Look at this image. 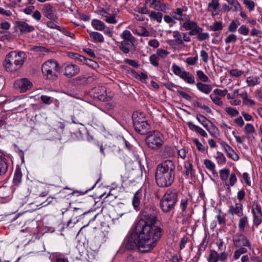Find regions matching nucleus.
<instances>
[{"label":"nucleus","mask_w":262,"mask_h":262,"mask_svg":"<svg viewBox=\"0 0 262 262\" xmlns=\"http://www.w3.org/2000/svg\"><path fill=\"white\" fill-rule=\"evenodd\" d=\"M140 216V220L125 242V248L128 250L137 248L141 252L146 253L156 247L162 235V229L155 225L157 218L154 207H145Z\"/></svg>","instance_id":"f257e3e1"},{"label":"nucleus","mask_w":262,"mask_h":262,"mask_svg":"<svg viewBox=\"0 0 262 262\" xmlns=\"http://www.w3.org/2000/svg\"><path fill=\"white\" fill-rule=\"evenodd\" d=\"M176 166L174 162L166 160L158 164L155 174L156 182L160 187H168L173 183L175 178Z\"/></svg>","instance_id":"f03ea898"},{"label":"nucleus","mask_w":262,"mask_h":262,"mask_svg":"<svg viewBox=\"0 0 262 262\" xmlns=\"http://www.w3.org/2000/svg\"><path fill=\"white\" fill-rule=\"evenodd\" d=\"M27 58L23 51H11L6 55L3 66L7 72H14L19 70Z\"/></svg>","instance_id":"7ed1b4c3"},{"label":"nucleus","mask_w":262,"mask_h":262,"mask_svg":"<svg viewBox=\"0 0 262 262\" xmlns=\"http://www.w3.org/2000/svg\"><path fill=\"white\" fill-rule=\"evenodd\" d=\"M179 191L175 188L168 189L160 201L159 206L162 211L168 213L173 211L178 201Z\"/></svg>","instance_id":"20e7f679"},{"label":"nucleus","mask_w":262,"mask_h":262,"mask_svg":"<svg viewBox=\"0 0 262 262\" xmlns=\"http://www.w3.org/2000/svg\"><path fill=\"white\" fill-rule=\"evenodd\" d=\"M120 37L123 39L119 42V49L124 54L134 51L135 38L129 31L125 30L120 34Z\"/></svg>","instance_id":"39448f33"},{"label":"nucleus","mask_w":262,"mask_h":262,"mask_svg":"<svg viewBox=\"0 0 262 262\" xmlns=\"http://www.w3.org/2000/svg\"><path fill=\"white\" fill-rule=\"evenodd\" d=\"M60 69L58 63L52 59L49 60L43 63L41 71L43 76L48 79H56L58 75L57 72Z\"/></svg>","instance_id":"423d86ee"},{"label":"nucleus","mask_w":262,"mask_h":262,"mask_svg":"<svg viewBox=\"0 0 262 262\" xmlns=\"http://www.w3.org/2000/svg\"><path fill=\"white\" fill-rule=\"evenodd\" d=\"M145 142L151 149L157 150L159 148L163 143L162 135L158 131H154L145 138Z\"/></svg>","instance_id":"0eeeda50"},{"label":"nucleus","mask_w":262,"mask_h":262,"mask_svg":"<svg viewBox=\"0 0 262 262\" xmlns=\"http://www.w3.org/2000/svg\"><path fill=\"white\" fill-rule=\"evenodd\" d=\"M171 70L173 73L182 79L185 82L190 84H195L194 77L189 72H187L183 68L173 64L171 67Z\"/></svg>","instance_id":"6e6552de"},{"label":"nucleus","mask_w":262,"mask_h":262,"mask_svg":"<svg viewBox=\"0 0 262 262\" xmlns=\"http://www.w3.org/2000/svg\"><path fill=\"white\" fill-rule=\"evenodd\" d=\"M244 233H237L233 236V243L236 248L248 247L251 249V244Z\"/></svg>","instance_id":"1a4fd4ad"},{"label":"nucleus","mask_w":262,"mask_h":262,"mask_svg":"<svg viewBox=\"0 0 262 262\" xmlns=\"http://www.w3.org/2000/svg\"><path fill=\"white\" fill-rule=\"evenodd\" d=\"M183 21L182 26L186 31H189L188 32L189 35H196V33H199V31L201 30V27L198 26L197 23L190 20L189 16L186 18V19L184 20Z\"/></svg>","instance_id":"9d476101"},{"label":"nucleus","mask_w":262,"mask_h":262,"mask_svg":"<svg viewBox=\"0 0 262 262\" xmlns=\"http://www.w3.org/2000/svg\"><path fill=\"white\" fill-rule=\"evenodd\" d=\"M15 89H18L20 92L24 93L29 90L32 86V83L27 78H21L16 80L14 83Z\"/></svg>","instance_id":"9b49d317"},{"label":"nucleus","mask_w":262,"mask_h":262,"mask_svg":"<svg viewBox=\"0 0 262 262\" xmlns=\"http://www.w3.org/2000/svg\"><path fill=\"white\" fill-rule=\"evenodd\" d=\"M42 12L43 15L50 20L55 21L57 19L56 10L50 4H45L43 5Z\"/></svg>","instance_id":"f8f14e48"},{"label":"nucleus","mask_w":262,"mask_h":262,"mask_svg":"<svg viewBox=\"0 0 262 262\" xmlns=\"http://www.w3.org/2000/svg\"><path fill=\"white\" fill-rule=\"evenodd\" d=\"M80 72L79 67L76 64L67 63L64 65V75L71 78Z\"/></svg>","instance_id":"ddd939ff"},{"label":"nucleus","mask_w":262,"mask_h":262,"mask_svg":"<svg viewBox=\"0 0 262 262\" xmlns=\"http://www.w3.org/2000/svg\"><path fill=\"white\" fill-rule=\"evenodd\" d=\"M15 24L16 29L19 30L22 34L29 33L34 30L33 26L29 25L25 21H16Z\"/></svg>","instance_id":"4468645a"},{"label":"nucleus","mask_w":262,"mask_h":262,"mask_svg":"<svg viewBox=\"0 0 262 262\" xmlns=\"http://www.w3.org/2000/svg\"><path fill=\"white\" fill-rule=\"evenodd\" d=\"M9 168L8 159L3 152L0 151V177L5 176Z\"/></svg>","instance_id":"2eb2a0df"},{"label":"nucleus","mask_w":262,"mask_h":262,"mask_svg":"<svg viewBox=\"0 0 262 262\" xmlns=\"http://www.w3.org/2000/svg\"><path fill=\"white\" fill-rule=\"evenodd\" d=\"M135 130L141 135L146 134L149 129L150 125L147 121L134 125Z\"/></svg>","instance_id":"dca6fc26"},{"label":"nucleus","mask_w":262,"mask_h":262,"mask_svg":"<svg viewBox=\"0 0 262 262\" xmlns=\"http://www.w3.org/2000/svg\"><path fill=\"white\" fill-rule=\"evenodd\" d=\"M187 10V8L186 7H183L181 8H178L175 11L172 12V14L173 15L172 16L176 20L183 21L186 19V18L189 16L188 15L183 14L184 12H186Z\"/></svg>","instance_id":"f3484780"},{"label":"nucleus","mask_w":262,"mask_h":262,"mask_svg":"<svg viewBox=\"0 0 262 262\" xmlns=\"http://www.w3.org/2000/svg\"><path fill=\"white\" fill-rule=\"evenodd\" d=\"M184 174L186 178H192L194 176L195 170L193 168L192 163L190 161H186L184 163Z\"/></svg>","instance_id":"a211bd4d"},{"label":"nucleus","mask_w":262,"mask_h":262,"mask_svg":"<svg viewBox=\"0 0 262 262\" xmlns=\"http://www.w3.org/2000/svg\"><path fill=\"white\" fill-rule=\"evenodd\" d=\"M228 213L231 215L235 214L238 216L241 217L243 215V206L240 203H235L234 205L230 206L228 210Z\"/></svg>","instance_id":"6ab92c4d"},{"label":"nucleus","mask_w":262,"mask_h":262,"mask_svg":"<svg viewBox=\"0 0 262 262\" xmlns=\"http://www.w3.org/2000/svg\"><path fill=\"white\" fill-rule=\"evenodd\" d=\"M222 147L226 152L227 156L234 161H237L239 159L238 155L234 151L232 147L226 142L221 143Z\"/></svg>","instance_id":"aec40b11"},{"label":"nucleus","mask_w":262,"mask_h":262,"mask_svg":"<svg viewBox=\"0 0 262 262\" xmlns=\"http://www.w3.org/2000/svg\"><path fill=\"white\" fill-rule=\"evenodd\" d=\"M96 95L94 96L100 101H107V97L105 94L106 90L104 87L100 86L96 88L94 90Z\"/></svg>","instance_id":"412c9836"},{"label":"nucleus","mask_w":262,"mask_h":262,"mask_svg":"<svg viewBox=\"0 0 262 262\" xmlns=\"http://www.w3.org/2000/svg\"><path fill=\"white\" fill-rule=\"evenodd\" d=\"M142 198V190L139 189L135 193L132 201L133 207L136 211H138L140 209V205Z\"/></svg>","instance_id":"4be33fe9"},{"label":"nucleus","mask_w":262,"mask_h":262,"mask_svg":"<svg viewBox=\"0 0 262 262\" xmlns=\"http://www.w3.org/2000/svg\"><path fill=\"white\" fill-rule=\"evenodd\" d=\"M249 224V220L248 217L246 215L242 216L238 220V231L239 232L244 233L245 231L246 228L248 227Z\"/></svg>","instance_id":"5701e85b"},{"label":"nucleus","mask_w":262,"mask_h":262,"mask_svg":"<svg viewBox=\"0 0 262 262\" xmlns=\"http://www.w3.org/2000/svg\"><path fill=\"white\" fill-rule=\"evenodd\" d=\"M196 86L199 91L205 94H209L212 89V87L210 84L201 82H198Z\"/></svg>","instance_id":"b1692460"},{"label":"nucleus","mask_w":262,"mask_h":262,"mask_svg":"<svg viewBox=\"0 0 262 262\" xmlns=\"http://www.w3.org/2000/svg\"><path fill=\"white\" fill-rule=\"evenodd\" d=\"M91 40L95 43H102L104 42V37L102 34L98 32L88 31Z\"/></svg>","instance_id":"393cba45"},{"label":"nucleus","mask_w":262,"mask_h":262,"mask_svg":"<svg viewBox=\"0 0 262 262\" xmlns=\"http://www.w3.org/2000/svg\"><path fill=\"white\" fill-rule=\"evenodd\" d=\"M172 36L174 38V39H171L169 41L170 45H182L183 44V40L182 37V34L178 31H175L172 32Z\"/></svg>","instance_id":"a878e982"},{"label":"nucleus","mask_w":262,"mask_h":262,"mask_svg":"<svg viewBox=\"0 0 262 262\" xmlns=\"http://www.w3.org/2000/svg\"><path fill=\"white\" fill-rule=\"evenodd\" d=\"M72 57L74 59L79 61L80 62L85 63L90 66L94 67V64H96V63L93 60L85 58L84 56L80 55L77 53H72Z\"/></svg>","instance_id":"bb28decb"},{"label":"nucleus","mask_w":262,"mask_h":262,"mask_svg":"<svg viewBox=\"0 0 262 262\" xmlns=\"http://www.w3.org/2000/svg\"><path fill=\"white\" fill-rule=\"evenodd\" d=\"M52 262H69L68 258L64 257L61 253L56 252L50 256Z\"/></svg>","instance_id":"cd10ccee"},{"label":"nucleus","mask_w":262,"mask_h":262,"mask_svg":"<svg viewBox=\"0 0 262 262\" xmlns=\"http://www.w3.org/2000/svg\"><path fill=\"white\" fill-rule=\"evenodd\" d=\"M162 156L164 158H169L174 155V151L172 146L164 145L161 150Z\"/></svg>","instance_id":"c85d7f7f"},{"label":"nucleus","mask_w":262,"mask_h":262,"mask_svg":"<svg viewBox=\"0 0 262 262\" xmlns=\"http://www.w3.org/2000/svg\"><path fill=\"white\" fill-rule=\"evenodd\" d=\"M132 117L133 125L136 124L138 122L140 123V122L146 121L144 114L141 112H134L133 114Z\"/></svg>","instance_id":"c756f323"},{"label":"nucleus","mask_w":262,"mask_h":262,"mask_svg":"<svg viewBox=\"0 0 262 262\" xmlns=\"http://www.w3.org/2000/svg\"><path fill=\"white\" fill-rule=\"evenodd\" d=\"M91 77H85L84 76H79L73 80V83L75 85H83L88 83Z\"/></svg>","instance_id":"7c9ffc66"},{"label":"nucleus","mask_w":262,"mask_h":262,"mask_svg":"<svg viewBox=\"0 0 262 262\" xmlns=\"http://www.w3.org/2000/svg\"><path fill=\"white\" fill-rule=\"evenodd\" d=\"M92 26L96 30L102 31L106 28L104 23L99 19H94L91 21Z\"/></svg>","instance_id":"2f4dec72"},{"label":"nucleus","mask_w":262,"mask_h":262,"mask_svg":"<svg viewBox=\"0 0 262 262\" xmlns=\"http://www.w3.org/2000/svg\"><path fill=\"white\" fill-rule=\"evenodd\" d=\"M239 96L243 100V103L246 105H254L255 104V101L248 98V95L247 91H244L242 93L239 94Z\"/></svg>","instance_id":"473e14b6"},{"label":"nucleus","mask_w":262,"mask_h":262,"mask_svg":"<svg viewBox=\"0 0 262 262\" xmlns=\"http://www.w3.org/2000/svg\"><path fill=\"white\" fill-rule=\"evenodd\" d=\"M44 195H39L36 198V200L33 203H30V204H35L37 207H39L40 206H42V207L46 206L48 204H50L52 202L53 198H48L44 202H42L40 203V200L42 199Z\"/></svg>","instance_id":"72a5a7b5"},{"label":"nucleus","mask_w":262,"mask_h":262,"mask_svg":"<svg viewBox=\"0 0 262 262\" xmlns=\"http://www.w3.org/2000/svg\"><path fill=\"white\" fill-rule=\"evenodd\" d=\"M133 32L134 34H137L140 36L147 37L150 34V32L144 27H139L136 29L133 30Z\"/></svg>","instance_id":"f704fd0d"},{"label":"nucleus","mask_w":262,"mask_h":262,"mask_svg":"<svg viewBox=\"0 0 262 262\" xmlns=\"http://www.w3.org/2000/svg\"><path fill=\"white\" fill-rule=\"evenodd\" d=\"M246 82L249 86H254L260 83V78L257 76H250L247 78Z\"/></svg>","instance_id":"c9c22d12"},{"label":"nucleus","mask_w":262,"mask_h":262,"mask_svg":"<svg viewBox=\"0 0 262 262\" xmlns=\"http://www.w3.org/2000/svg\"><path fill=\"white\" fill-rule=\"evenodd\" d=\"M223 28V26L222 21H215L212 25L208 27V29L209 31L216 32L221 31Z\"/></svg>","instance_id":"e433bc0d"},{"label":"nucleus","mask_w":262,"mask_h":262,"mask_svg":"<svg viewBox=\"0 0 262 262\" xmlns=\"http://www.w3.org/2000/svg\"><path fill=\"white\" fill-rule=\"evenodd\" d=\"M149 17L153 20H156L158 23H161L163 14L160 12L151 11L149 15Z\"/></svg>","instance_id":"4c0bfd02"},{"label":"nucleus","mask_w":262,"mask_h":262,"mask_svg":"<svg viewBox=\"0 0 262 262\" xmlns=\"http://www.w3.org/2000/svg\"><path fill=\"white\" fill-rule=\"evenodd\" d=\"M219 6L220 4L219 0H212L211 2L208 4V10L209 12H215L219 8Z\"/></svg>","instance_id":"58836bf2"},{"label":"nucleus","mask_w":262,"mask_h":262,"mask_svg":"<svg viewBox=\"0 0 262 262\" xmlns=\"http://www.w3.org/2000/svg\"><path fill=\"white\" fill-rule=\"evenodd\" d=\"M247 252V249L245 247L238 248L234 251L233 257L235 260H237L242 254L246 253Z\"/></svg>","instance_id":"ea45409f"},{"label":"nucleus","mask_w":262,"mask_h":262,"mask_svg":"<svg viewBox=\"0 0 262 262\" xmlns=\"http://www.w3.org/2000/svg\"><path fill=\"white\" fill-rule=\"evenodd\" d=\"M219 258V254L214 250H210L209 257L208 258V262H217Z\"/></svg>","instance_id":"a19ab883"},{"label":"nucleus","mask_w":262,"mask_h":262,"mask_svg":"<svg viewBox=\"0 0 262 262\" xmlns=\"http://www.w3.org/2000/svg\"><path fill=\"white\" fill-rule=\"evenodd\" d=\"M220 177L223 181H226L230 175V170L228 168L223 169L219 171Z\"/></svg>","instance_id":"79ce46f5"},{"label":"nucleus","mask_w":262,"mask_h":262,"mask_svg":"<svg viewBox=\"0 0 262 262\" xmlns=\"http://www.w3.org/2000/svg\"><path fill=\"white\" fill-rule=\"evenodd\" d=\"M205 167L210 170L213 174L215 173V164L210 160L205 159L204 161Z\"/></svg>","instance_id":"37998d69"},{"label":"nucleus","mask_w":262,"mask_h":262,"mask_svg":"<svg viewBox=\"0 0 262 262\" xmlns=\"http://www.w3.org/2000/svg\"><path fill=\"white\" fill-rule=\"evenodd\" d=\"M253 226L257 228L261 223L262 219L259 214H256L253 212Z\"/></svg>","instance_id":"c03bdc74"},{"label":"nucleus","mask_w":262,"mask_h":262,"mask_svg":"<svg viewBox=\"0 0 262 262\" xmlns=\"http://www.w3.org/2000/svg\"><path fill=\"white\" fill-rule=\"evenodd\" d=\"M152 8L158 11L165 12L166 5L164 3H161L160 1L157 0Z\"/></svg>","instance_id":"a18cd8bd"},{"label":"nucleus","mask_w":262,"mask_h":262,"mask_svg":"<svg viewBox=\"0 0 262 262\" xmlns=\"http://www.w3.org/2000/svg\"><path fill=\"white\" fill-rule=\"evenodd\" d=\"M188 205V199L187 197L182 198L180 203V208L182 213H184L187 208Z\"/></svg>","instance_id":"49530a36"},{"label":"nucleus","mask_w":262,"mask_h":262,"mask_svg":"<svg viewBox=\"0 0 262 262\" xmlns=\"http://www.w3.org/2000/svg\"><path fill=\"white\" fill-rule=\"evenodd\" d=\"M236 177L234 173H232L229 175V184H226V187L228 189H230V186H233L237 182Z\"/></svg>","instance_id":"de8ad7c7"},{"label":"nucleus","mask_w":262,"mask_h":262,"mask_svg":"<svg viewBox=\"0 0 262 262\" xmlns=\"http://www.w3.org/2000/svg\"><path fill=\"white\" fill-rule=\"evenodd\" d=\"M251 212L253 214V212L259 214L262 216V209L260 205L258 203H254L252 207Z\"/></svg>","instance_id":"09e8293b"},{"label":"nucleus","mask_w":262,"mask_h":262,"mask_svg":"<svg viewBox=\"0 0 262 262\" xmlns=\"http://www.w3.org/2000/svg\"><path fill=\"white\" fill-rule=\"evenodd\" d=\"M203 29L201 28V30L199 33H196L197 39L199 41H203L207 39L209 37V35L207 32H202Z\"/></svg>","instance_id":"8fccbe9b"},{"label":"nucleus","mask_w":262,"mask_h":262,"mask_svg":"<svg viewBox=\"0 0 262 262\" xmlns=\"http://www.w3.org/2000/svg\"><path fill=\"white\" fill-rule=\"evenodd\" d=\"M218 214L216 215V219L220 225H225L226 224L225 215L222 212L221 209L218 210Z\"/></svg>","instance_id":"3c124183"},{"label":"nucleus","mask_w":262,"mask_h":262,"mask_svg":"<svg viewBox=\"0 0 262 262\" xmlns=\"http://www.w3.org/2000/svg\"><path fill=\"white\" fill-rule=\"evenodd\" d=\"M22 174L19 169H16L14 173V176L13 178V183L15 185H18L19 184L21 180Z\"/></svg>","instance_id":"603ef678"},{"label":"nucleus","mask_w":262,"mask_h":262,"mask_svg":"<svg viewBox=\"0 0 262 262\" xmlns=\"http://www.w3.org/2000/svg\"><path fill=\"white\" fill-rule=\"evenodd\" d=\"M103 20L108 24H116L117 23V20L116 18V15L114 14H110L107 15L106 18H103Z\"/></svg>","instance_id":"864d4df0"},{"label":"nucleus","mask_w":262,"mask_h":262,"mask_svg":"<svg viewBox=\"0 0 262 262\" xmlns=\"http://www.w3.org/2000/svg\"><path fill=\"white\" fill-rule=\"evenodd\" d=\"M78 192V191H74L71 188L66 187L60 191L59 194H60L61 196L66 197V194L68 193V195H74V193Z\"/></svg>","instance_id":"5fc2aeb1"},{"label":"nucleus","mask_w":262,"mask_h":262,"mask_svg":"<svg viewBox=\"0 0 262 262\" xmlns=\"http://www.w3.org/2000/svg\"><path fill=\"white\" fill-rule=\"evenodd\" d=\"M210 98L212 102L216 105L221 106L223 105V102L221 100V98L215 95L211 94Z\"/></svg>","instance_id":"6e6d98bb"},{"label":"nucleus","mask_w":262,"mask_h":262,"mask_svg":"<svg viewBox=\"0 0 262 262\" xmlns=\"http://www.w3.org/2000/svg\"><path fill=\"white\" fill-rule=\"evenodd\" d=\"M216 159L217 160V164L219 165H223L226 163V158L223 153L220 152H217Z\"/></svg>","instance_id":"4d7b16f0"},{"label":"nucleus","mask_w":262,"mask_h":262,"mask_svg":"<svg viewBox=\"0 0 262 262\" xmlns=\"http://www.w3.org/2000/svg\"><path fill=\"white\" fill-rule=\"evenodd\" d=\"M196 75L199 79L202 82H206L209 80L208 76L201 70H198L196 71Z\"/></svg>","instance_id":"13d9d810"},{"label":"nucleus","mask_w":262,"mask_h":262,"mask_svg":"<svg viewBox=\"0 0 262 262\" xmlns=\"http://www.w3.org/2000/svg\"><path fill=\"white\" fill-rule=\"evenodd\" d=\"M10 189L6 187H0V198H7L9 196Z\"/></svg>","instance_id":"bf43d9fd"},{"label":"nucleus","mask_w":262,"mask_h":262,"mask_svg":"<svg viewBox=\"0 0 262 262\" xmlns=\"http://www.w3.org/2000/svg\"><path fill=\"white\" fill-rule=\"evenodd\" d=\"M239 25L237 20H233L229 25L228 30L229 32H234L236 31L237 28Z\"/></svg>","instance_id":"052dcab7"},{"label":"nucleus","mask_w":262,"mask_h":262,"mask_svg":"<svg viewBox=\"0 0 262 262\" xmlns=\"http://www.w3.org/2000/svg\"><path fill=\"white\" fill-rule=\"evenodd\" d=\"M225 111L228 114L232 117H235L238 115V111L236 108L233 107H227L225 108Z\"/></svg>","instance_id":"680f3d73"},{"label":"nucleus","mask_w":262,"mask_h":262,"mask_svg":"<svg viewBox=\"0 0 262 262\" xmlns=\"http://www.w3.org/2000/svg\"><path fill=\"white\" fill-rule=\"evenodd\" d=\"M198 60V55H196L194 57H190L187 58L185 60V62L189 66H193L196 64Z\"/></svg>","instance_id":"e2e57ef3"},{"label":"nucleus","mask_w":262,"mask_h":262,"mask_svg":"<svg viewBox=\"0 0 262 262\" xmlns=\"http://www.w3.org/2000/svg\"><path fill=\"white\" fill-rule=\"evenodd\" d=\"M149 60L152 66L155 67H158L159 66V59L156 55L152 54L150 55Z\"/></svg>","instance_id":"0e129e2a"},{"label":"nucleus","mask_w":262,"mask_h":262,"mask_svg":"<svg viewBox=\"0 0 262 262\" xmlns=\"http://www.w3.org/2000/svg\"><path fill=\"white\" fill-rule=\"evenodd\" d=\"M244 4L247 7L250 11L254 10L255 3L251 0H244Z\"/></svg>","instance_id":"69168bd1"},{"label":"nucleus","mask_w":262,"mask_h":262,"mask_svg":"<svg viewBox=\"0 0 262 262\" xmlns=\"http://www.w3.org/2000/svg\"><path fill=\"white\" fill-rule=\"evenodd\" d=\"M229 73L233 77H238L244 74V71L237 69H232L229 71Z\"/></svg>","instance_id":"338daca9"},{"label":"nucleus","mask_w":262,"mask_h":262,"mask_svg":"<svg viewBox=\"0 0 262 262\" xmlns=\"http://www.w3.org/2000/svg\"><path fill=\"white\" fill-rule=\"evenodd\" d=\"M255 131V128L252 124L250 123L246 124L245 126V132L246 134L254 133Z\"/></svg>","instance_id":"774afa93"}]
</instances>
